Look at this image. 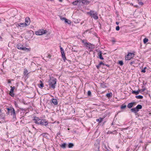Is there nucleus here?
<instances>
[{
	"label": "nucleus",
	"instance_id": "e433bc0d",
	"mask_svg": "<svg viewBox=\"0 0 151 151\" xmlns=\"http://www.w3.org/2000/svg\"><path fill=\"white\" fill-rule=\"evenodd\" d=\"M96 66L97 68L98 69H99V68H100V67L101 66V65H100V64L99 63V64H98L97 65H96Z\"/></svg>",
	"mask_w": 151,
	"mask_h": 151
},
{
	"label": "nucleus",
	"instance_id": "20e7f679",
	"mask_svg": "<svg viewBox=\"0 0 151 151\" xmlns=\"http://www.w3.org/2000/svg\"><path fill=\"white\" fill-rule=\"evenodd\" d=\"M142 106L141 105L138 104L137 105L136 107L132 108L130 109V111L132 112H133L134 113L136 114L137 112H138L139 110L142 109Z\"/></svg>",
	"mask_w": 151,
	"mask_h": 151
},
{
	"label": "nucleus",
	"instance_id": "2f4dec72",
	"mask_svg": "<svg viewBox=\"0 0 151 151\" xmlns=\"http://www.w3.org/2000/svg\"><path fill=\"white\" fill-rule=\"evenodd\" d=\"M143 42L144 44H146L148 41V39L147 38H145L143 39Z\"/></svg>",
	"mask_w": 151,
	"mask_h": 151
},
{
	"label": "nucleus",
	"instance_id": "4468645a",
	"mask_svg": "<svg viewBox=\"0 0 151 151\" xmlns=\"http://www.w3.org/2000/svg\"><path fill=\"white\" fill-rule=\"evenodd\" d=\"M90 3V1L87 0H82V4L83 5L84 4H88Z\"/></svg>",
	"mask_w": 151,
	"mask_h": 151
},
{
	"label": "nucleus",
	"instance_id": "69168bd1",
	"mask_svg": "<svg viewBox=\"0 0 151 151\" xmlns=\"http://www.w3.org/2000/svg\"><path fill=\"white\" fill-rule=\"evenodd\" d=\"M59 1L60 2H62L63 1V0H59Z\"/></svg>",
	"mask_w": 151,
	"mask_h": 151
},
{
	"label": "nucleus",
	"instance_id": "c9c22d12",
	"mask_svg": "<svg viewBox=\"0 0 151 151\" xmlns=\"http://www.w3.org/2000/svg\"><path fill=\"white\" fill-rule=\"evenodd\" d=\"M40 88H42L44 87V85L43 83H41L40 85V86H39Z\"/></svg>",
	"mask_w": 151,
	"mask_h": 151
},
{
	"label": "nucleus",
	"instance_id": "393cba45",
	"mask_svg": "<svg viewBox=\"0 0 151 151\" xmlns=\"http://www.w3.org/2000/svg\"><path fill=\"white\" fill-rule=\"evenodd\" d=\"M74 146V144L72 143H70L68 144V147L69 148H72Z\"/></svg>",
	"mask_w": 151,
	"mask_h": 151
},
{
	"label": "nucleus",
	"instance_id": "b1692460",
	"mask_svg": "<svg viewBox=\"0 0 151 151\" xmlns=\"http://www.w3.org/2000/svg\"><path fill=\"white\" fill-rule=\"evenodd\" d=\"M82 42L84 44V45L85 46L87 44L88 42H87V41L86 40H81Z\"/></svg>",
	"mask_w": 151,
	"mask_h": 151
},
{
	"label": "nucleus",
	"instance_id": "6e6d98bb",
	"mask_svg": "<svg viewBox=\"0 0 151 151\" xmlns=\"http://www.w3.org/2000/svg\"><path fill=\"white\" fill-rule=\"evenodd\" d=\"M138 146V145H135V148L134 149V150L133 151H135V149H136V148Z\"/></svg>",
	"mask_w": 151,
	"mask_h": 151
},
{
	"label": "nucleus",
	"instance_id": "09e8293b",
	"mask_svg": "<svg viewBox=\"0 0 151 151\" xmlns=\"http://www.w3.org/2000/svg\"><path fill=\"white\" fill-rule=\"evenodd\" d=\"M135 63V62L134 61H132L131 62H130V64L131 65H132V64L133 63Z\"/></svg>",
	"mask_w": 151,
	"mask_h": 151
},
{
	"label": "nucleus",
	"instance_id": "6ab92c4d",
	"mask_svg": "<svg viewBox=\"0 0 151 151\" xmlns=\"http://www.w3.org/2000/svg\"><path fill=\"white\" fill-rule=\"evenodd\" d=\"M31 48H27L25 47H24V49L22 50L25 51L26 52H29L30 51Z\"/></svg>",
	"mask_w": 151,
	"mask_h": 151
},
{
	"label": "nucleus",
	"instance_id": "79ce46f5",
	"mask_svg": "<svg viewBox=\"0 0 151 151\" xmlns=\"http://www.w3.org/2000/svg\"><path fill=\"white\" fill-rule=\"evenodd\" d=\"M66 19V18L65 17H60V19L63 21L64 20L65 21V19Z\"/></svg>",
	"mask_w": 151,
	"mask_h": 151
},
{
	"label": "nucleus",
	"instance_id": "39448f33",
	"mask_svg": "<svg viewBox=\"0 0 151 151\" xmlns=\"http://www.w3.org/2000/svg\"><path fill=\"white\" fill-rule=\"evenodd\" d=\"M47 32L46 30L40 29L38 31L35 32V34L37 35H41L44 34H45Z\"/></svg>",
	"mask_w": 151,
	"mask_h": 151
},
{
	"label": "nucleus",
	"instance_id": "f8f14e48",
	"mask_svg": "<svg viewBox=\"0 0 151 151\" xmlns=\"http://www.w3.org/2000/svg\"><path fill=\"white\" fill-rule=\"evenodd\" d=\"M51 102L53 103L55 105H57L58 104V102L57 100L55 99H52L51 100Z\"/></svg>",
	"mask_w": 151,
	"mask_h": 151
},
{
	"label": "nucleus",
	"instance_id": "774afa93",
	"mask_svg": "<svg viewBox=\"0 0 151 151\" xmlns=\"http://www.w3.org/2000/svg\"><path fill=\"white\" fill-rule=\"evenodd\" d=\"M147 68V67H145L144 68V69L145 70V69H146Z\"/></svg>",
	"mask_w": 151,
	"mask_h": 151
},
{
	"label": "nucleus",
	"instance_id": "4c0bfd02",
	"mask_svg": "<svg viewBox=\"0 0 151 151\" xmlns=\"http://www.w3.org/2000/svg\"><path fill=\"white\" fill-rule=\"evenodd\" d=\"M133 106L135 105L137 103L136 102H131Z\"/></svg>",
	"mask_w": 151,
	"mask_h": 151
},
{
	"label": "nucleus",
	"instance_id": "4d7b16f0",
	"mask_svg": "<svg viewBox=\"0 0 151 151\" xmlns=\"http://www.w3.org/2000/svg\"><path fill=\"white\" fill-rule=\"evenodd\" d=\"M106 65L108 67H109V65L108 64H105V65Z\"/></svg>",
	"mask_w": 151,
	"mask_h": 151
},
{
	"label": "nucleus",
	"instance_id": "dca6fc26",
	"mask_svg": "<svg viewBox=\"0 0 151 151\" xmlns=\"http://www.w3.org/2000/svg\"><path fill=\"white\" fill-rule=\"evenodd\" d=\"M100 84L101 87L103 88L107 87V86L106 85V83H105L104 82H103L102 83H100Z\"/></svg>",
	"mask_w": 151,
	"mask_h": 151
},
{
	"label": "nucleus",
	"instance_id": "37998d69",
	"mask_svg": "<svg viewBox=\"0 0 151 151\" xmlns=\"http://www.w3.org/2000/svg\"><path fill=\"white\" fill-rule=\"evenodd\" d=\"M145 90H146V89L145 88H144L142 89H141V93L144 92V91H145Z\"/></svg>",
	"mask_w": 151,
	"mask_h": 151
},
{
	"label": "nucleus",
	"instance_id": "9b49d317",
	"mask_svg": "<svg viewBox=\"0 0 151 151\" xmlns=\"http://www.w3.org/2000/svg\"><path fill=\"white\" fill-rule=\"evenodd\" d=\"M30 22V19L28 17H27L25 18V24H26V26L29 25Z\"/></svg>",
	"mask_w": 151,
	"mask_h": 151
},
{
	"label": "nucleus",
	"instance_id": "ea45409f",
	"mask_svg": "<svg viewBox=\"0 0 151 151\" xmlns=\"http://www.w3.org/2000/svg\"><path fill=\"white\" fill-rule=\"evenodd\" d=\"M71 50L73 51H74V52H77V50H75V49H74V48L73 47H72Z\"/></svg>",
	"mask_w": 151,
	"mask_h": 151
},
{
	"label": "nucleus",
	"instance_id": "a19ab883",
	"mask_svg": "<svg viewBox=\"0 0 151 151\" xmlns=\"http://www.w3.org/2000/svg\"><path fill=\"white\" fill-rule=\"evenodd\" d=\"M99 63L101 65H105V64L104 63L102 62H101Z\"/></svg>",
	"mask_w": 151,
	"mask_h": 151
},
{
	"label": "nucleus",
	"instance_id": "de8ad7c7",
	"mask_svg": "<svg viewBox=\"0 0 151 151\" xmlns=\"http://www.w3.org/2000/svg\"><path fill=\"white\" fill-rule=\"evenodd\" d=\"M15 106L16 107H18V105L17 103H16V102H15Z\"/></svg>",
	"mask_w": 151,
	"mask_h": 151
},
{
	"label": "nucleus",
	"instance_id": "0eeeda50",
	"mask_svg": "<svg viewBox=\"0 0 151 151\" xmlns=\"http://www.w3.org/2000/svg\"><path fill=\"white\" fill-rule=\"evenodd\" d=\"M42 119H40L39 117L37 116H34L33 120L34 121V122L37 124H40V122Z\"/></svg>",
	"mask_w": 151,
	"mask_h": 151
},
{
	"label": "nucleus",
	"instance_id": "680f3d73",
	"mask_svg": "<svg viewBox=\"0 0 151 151\" xmlns=\"http://www.w3.org/2000/svg\"><path fill=\"white\" fill-rule=\"evenodd\" d=\"M129 148H127V150H126V151H129Z\"/></svg>",
	"mask_w": 151,
	"mask_h": 151
},
{
	"label": "nucleus",
	"instance_id": "5701e85b",
	"mask_svg": "<svg viewBox=\"0 0 151 151\" xmlns=\"http://www.w3.org/2000/svg\"><path fill=\"white\" fill-rule=\"evenodd\" d=\"M135 97L137 99H142L143 98V96L142 95H139L138 96H135Z\"/></svg>",
	"mask_w": 151,
	"mask_h": 151
},
{
	"label": "nucleus",
	"instance_id": "2eb2a0df",
	"mask_svg": "<svg viewBox=\"0 0 151 151\" xmlns=\"http://www.w3.org/2000/svg\"><path fill=\"white\" fill-rule=\"evenodd\" d=\"M85 46L88 47L89 49L92 48V44L88 42Z\"/></svg>",
	"mask_w": 151,
	"mask_h": 151
},
{
	"label": "nucleus",
	"instance_id": "a211bd4d",
	"mask_svg": "<svg viewBox=\"0 0 151 151\" xmlns=\"http://www.w3.org/2000/svg\"><path fill=\"white\" fill-rule=\"evenodd\" d=\"M61 56L62 58L63 59L64 61L65 62V60H66V57L65 56V53L61 54Z\"/></svg>",
	"mask_w": 151,
	"mask_h": 151
},
{
	"label": "nucleus",
	"instance_id": "cd10ccee",
	"mask_svg": "<svg viewBox=\"0 0 151 151\" xmlns=\"http://www.w3.org/2000/svg\"><path fill=\"white\" fill-rule=\"evenodd\" d=\"M106 96L108 98L111 97H112L111 93H108L106 94Z\"/></svg>",
	"mask_w": 151,
	"mask_h": 151
},
{
	"label": "nucleus",
	"instance_id": "6e6552de",
	"mask_svg": "<svg viewBox=\"0 0 151 151\" xmlns=\"http://www.w3.org/2000/svg\"><path fill=\"white\" fill-rule=\"evenodd\" d=\"M133 54L131 53H129L126 56H125V60H129L132 58V56Z\"/></svg>",
	"mask_w": 151,
	"mask_h": 151
},
{
	"label": "nucleus",
	"instance_id": "bf43d9fd",
	"mask_svg": "<svg viewBox=\"0 0 151 151\" xmlns=\"http://www.w3.org/2000/svg\"><path fill=\"white\" fill-rule=\"evenodd\" d=\"M116 23L117 25H118L119 24V22H116Z\"/></svg>",
	"mask_w": 151,
	"mask_h": 151
},
{
	"label": "nucleus",
	"instance_id": "ddd939ff",
	"mask_svg": "<svg viewBox=\"0 0 151 151\" xmlns=\"http://www.w3.org/2000/svg\"><path fill=\"white\" fill-rule=\"evenodd\" d=\"M102 52L101 51H99V52L98 53V55L99 56V58L102 60H103L104 59V58L102 57Z\"/></svg>",
	"mask_w": 151,
	"mask_h": 151
},
{
	"label": "nucleus",
	"instance_id": "c03bdc74",
	"mask_svg": "<svg viewBox=\"0 0 151 151\" xmlns=\"http://www.w3.org/2000/svg\"><path fill=\"white\" fill-rule=\"evenodd\" d=\"M116 131H114V132H111V131H109L108 132L109 134H113V132H115Z\"/></svg>",
	"mask_w": 151,
	"mask_h": 151
},
{
	"label": "nucleus",
	"instance_id": "052dcab7",
	"mask_svg": "<svg viewBox=\"0 0 151 151\" xmlns=\"http://www.w3.org/2000/svg\"><path fill=\"white\" fill-rule=\"evenodd\" d=\"M19 110L18 109L16 111V114L17 113V112H18L19 111Z\"/></svg>",
	"mask_w": 151,
	"mask_h": 151
},
{
	"label": "nucleus",
	"instance_id": "338daca9",
	"mask_svg": "<svg viewBox=\"0 0 151 151\" xmlns=\"http://www.w3.org/2000/svg\"><path fill=\"white\" fill-rule=\"evenodd\" d=\"M112 41L113 42H116V41L114 40H112Z\"/></svg>",
	"mask_w": 151,
	"mask_h": 151
},
{
	"label": "nucleus",
	"instance_id": "49530a36",
	"mask_svg": "<svg viewBox=\"0 0 151 151\" xmlns=\"http://www.w3.org/2000/svg\"><path fill=\"white\" fill-rule=\"evenodd\" d=\"M142 72L145 73L146 72V70L144 69H142L141 71Z\"/></svg>",
	"mask_w": 151,
	"mask_h": 151
},
{
	"label": "nucleus",
	"instance_id": "864d4df0",
	"mask_svg": "<svg viewBox=\"0 0 151 151\" xmlns=\"http://www.w3.org/2000/svg\"><path fill=\"white\" fill-rule=\"evenodd\" d=\"M137 91H138V94H139V92H141V89H138V90Z\"/></svg>",
	"mask_w": 151,
	"mask_h": 151
},
{
	"label": "nucleus",
	"instance_id": "5fc2aeb1",
	"mask_svg": "<svg viewBox=\"0 0 151 151\" xmlns=\"http://www.w3.org/2000/svg\"><path fill=\"white\" fill-rule=\"evenodd\" d=\"M97 148L99 150V144H98V146H97Z\"/></svg>",
	"mask_w": 151,
	"mask_h": 151
},
{
	"label": "nucleus",
	"instance_id": "473e14b6",
	"mask_svg": "<svg viewBox=\"0 0 151 151\" xmlns=\"http://www.w3.org/2000/svg\"><path fill=\"white\" fill-rule=\"evenodd\" d=\"M118 63L121 66H122L124 64L122 60L119 61Z\"/></svg>",
	"mask_w": 151,
	"mask_h": 151
},
{
	"label": "nucleus",
	"instance_id": "72a5a7b5",
	"mask_svg": "<svg viewBox=\"0 0 151 151\" xmlns=\"http://www.w3.org/2000/svg\"><path fill=\"white\" fill-rule=\"evenodd\" d=\"M60 51H61V54H63H63L65 53L64 51V50L62 47L60 48Z\"/></svg>",
	"mask_w": 151,
	"mask_h": 151
},
{
	"label": "nucleus",
	"instance_id": "e2e57ef3",
	"mask_svg": "<svg viewBox=\"0 0 151 151\" xmlns=\"http://www.w3.org/2000/svg\"><path fill=\"white\" fill-rule=\"evenodd\" d=\"M2 40V38L1 36H0V40Z\"/></svg>",
	"mask_w": 151,
	"mask_h": 151
},
{
	"label": "nucleus",
	"instance_id": "f704fd0d",
	"mask_svg": "<svg viewBox=\"0 0 151 151\" xmlns=\"http://www.w3.org/2000/svg\"><path fill=\"white\" fill-rule=\"evenodd\" d=\"M87 94H88V96H90L91 94V91H88Z\"/></svg>",
	"mask_w": 151,
	"mask_h": 151
},
{
	"label": "nucleus",
	"instance_id": "a18cd8bd",
	"mask_svg": "<svg viewBox=\"0 0 151 151\" xmlns=\"http://www.w3.org/2000/svg\"><path fill=\"white\" fill-rule=\"evenodd\" d=\"M47 57L50 59L51 57V56L50 55V54H48V55L47 56Z\"/></svg>",
	"mask_w": 151,
	"mask_h": 151
},
{
	"label": "nucleus",
	"instance_id": "c756f323",
	"mask_svg": "<svg viewBox=\"0 0 151 151\" xmlns=\"http://www.w3.org/2000/svg\"><path fill=\"white\" fill-rule=\"evenodd\" d=\"M78 1H77V0L73 2V4L74 6L77 5L78 3Z\"/></svg>",
	"mask_w": 151,
	"mask_h": 151
},
{
	"label": "nucleus",
	"instance_id": "603ef678",
	"mask_svg": "<svg viewBox=\"0 0 151 151\" xmlns=\"http://www.w3.org/2000/svg\"><path fill=\"white\" fill-rule=\"evenodd\" d=\"M8 83H11V81L10 80H8Z\"/></svg>",
	"mask_w": 151,
	"mask_h": 151
},
{
	"label": "nucleus",
	"instance_id": "412c9836",
	"mask_svg": "<svg viewBox=\"0 0 151 151\" xmlns=\"http://www.w3.org/2000/svg\"><path fill=\"white\" fill-rule=\"evenodd\" d=\"M133 106L132 105V104L131 103H129L127 105V107L128 108H129V109H130L131 108H132Z\"/></svg>",
	"mask_w": 151,
	"mask_h": 151
},
{
	"label": "nucleus",
	"instance_id": "423d86ee",
	"mask_svg": "<svg viewBox=\"0 0 151 151\" xmlns=\"http://www.w3.org/2000/svg\"><path fill=\"white\" fill-rule=\"evenodd\" d=\"M48 124V121L44 119H41L40 123V125L42 126H45L46 127H47Z\"/></svg>",
	"mask_w": 151,
	"mask_h": 151
},
{
	"label": "nucleus",
	"instance_id": "4be33fe9",
	"mask_svg": "<svg viewBox=\"0 0 151 151\" xmlns=\"http://www.w3.org/2000/svg\"><path fill=\"white\" fill-rule=\"evenodd\" d=\"M64 21L65 23H67L69 24H70L71 23V21L67 19H65V20Z\"/></svg>",
	"mask_w": 151,
	"mask_h": 151
},
{
	"label": "nucleus",
	"instance_id": "c85d7f7f",
	"mask_svg": "<svg viewBox=\"0 0 151 151\" xmlns=\"http://www.w3.org/2000/svg\"><path fill=\"white\" fill-rule=\"evenodd\" d=\"M66 144L65 143H64L62 144L61 146L63 148H66Z\"/></svg>",
	"mask_w": 151,
	"mask_h": 151
},
{
	"label": "nucleus",
	"instance_id": "f3484780",
	"mask_svg": "<svg viewBox=\"0 0 151 151\" xmlns=\"http://www.w3.org/2000/svg\"><path fill=\"white\" fill-rule=\"evenodd\" d=\"M103 118L100 117L99 119H96V121L98 122L99 123H100L103 121Z\"/></svg>",
	"mask_w": 151,
	"mask_h": 151
},
{
	"label": "nucleus",
	"instance_id": "a878e982",
	"mask_svg": "<svg viewBox=\"0 0 151 151\" xmlns=\"http://www.w3.org/2000/svg\"><path fill=\"white\" fill-rule=\"evenodd\" d=\"M132 93L135 94L136 95H137L139 94H138V91H136L135 90H134V91L132 90Z\"/></svg>",
	"mask_w": 151,
	"mask_h": 151
},
{
	"label": "nucleus",
	"instance_id": "f257e3e1",
	"mask_svg": "<svg viewBox=\"0 0 151 151\" xmlns=\"http://www.w3.org/2000/svg\"><path fill=\"white\" fill-rule=\"evenodd\" d=\"M6 109L7 110L6 114L8 115H10L12 116V121H15L17 119V118L16 111L13 108L10 106L9 108H7Z\"/></svg>",
	"mask_w": 151,
	"mask_h": 151
},
{
	"label": "nucleus",
	"instance_id": "3c124183",
	"mask_svg": "<svg viewBox=\"0 0 151 151\" xmlns=\"http://www.w3.org/2000/svg\"><path fill=\"white\" fill-rule=\"evenodd\" d=\"M147 144H146L145 146V147L144 148V150H146V146H147Z\"/></svg>",
	"mask_w": 151,
	"mask_h": 151
},
{
	"label": "nucleus",
	"instance_id": "aec40b11",
	"mask_svg": "<svg viewBox=\"0 0 151 151\" xmlns=\"http://www.w3.org/2000/svg\"><path fill=\"white\" fill-rule=\"evenodd\" d=\"M28 73L27 70L25 68L24 70V73H23L24 76H27L28 74V73Z\"/></svg>",
	"mask_w": 151,
	"mask_h": 151
},
{
	"label": "nucleus",
	"instance_id": "bb28decb",
	"mask_svg": "<svg viewBox=\"0 0 151 151\" xmlns=\"http://www.w3.org/2000/svg\"><path fill=\"white\" fill-rule=\"evenodd\" d=\"M127 107V106L126 105H124V104H122L121 107V109H125Z\"/></svg>",
	"mask_w": 151,
	"mask_h": 151
},
{
	"label": "nucleus",
	"instance_id": "13d9d810",
	"mask_svg": "<svg viewBox=\"0 0 151 151\" xmlns=\"http://www.w3.org/2000/svg\"><path fill=\"white\" fill-rule=\"evenodd\" d=\"M20 23H18V24H17V26H19V27H20Z\"/></svg>",
	"mask_w": 151,
	"mask_h": 151
},
{
	"label": "nucleus",
	"instance_id": "8fccbe9b",
	"mask_svg": "<svg viewBox=\"0 0 151 151\" xmlns=\"http://www.w3.org/2000/svg\"><path fill=\"white\" fill-rule=\"evenodd\" d=\"M139 5H142L143 4V2H139Z\"/></svg>",
	"mask_w": 151,
	"mask_h": 151
},
{
	"label": "nucleus",
	"instance_id": "1a4fd4ad",
	"mask_svg": "<svg viewBox=\"0 0 151 151\" xmlns=\"http://www.w3.org/2000/svg\"><path fill=\"white\" fill-rule=\"evenodd\" d=\"M11 89L10 92L9 94L12 97H14V94L13 93L14 89L15 88V86H11Z\"/></svg>",
	"mask_w": 151,
	"mask_h": 151
},
{
	"label": "nucleus",
	"instance_id": "7ed1b4c3",
	"mask_svg": "<svg viewBox=\"0 0 151 151\" xmlns=\"http://www.w3.org/2000/svg\"><path fill=\"white\" fill-rule=\"evenodd\" d=\"M88 14H89L90 16L93 17L95 19H98V17L97 16L98 13L92 10L88 12Z\"/></svg>",
	"mask_w": 151,
	"mask_h": 151
},
{
	"label": "nucleus",
	"instance_id": "f03ea898",
	"mask_svg": "<svg viewBox=\"0 0 151 151\" xmlns=\"http://www.w3.org/2000/svg\"><path fill=\"white\" fill-rule=\"evenodd\" d=\"M57 79L54 77H50L48 81L49 85L50 88L54 89L56 84Z\"/></svg>",
	"mask_w": 151,
	"mask_h": 151
},
{
	"label": "nucleus",
	"instance_id": "58836bf2",
	"mask_svg": "<svg viewBox=\"0 0 151 151\" xmlns=\"http://www.w3.org/2000/svg\"><path fill=\"white\" fill-rule=\"evenodd\" d=\"M120 27L119 26H117L116 28V29L117 31H118L119 30Z\"/></svg>",
	"mask_w": 151,
	"mask_h": 151
},
{
	"label": "nucleus",
	"instance_id": "0e129e2a",
	"mask_svg": "<svg viewBox=\"0 0 151 151\" xmlns=\"http://www.w3.org/2000/svg\"><path fill=\"white\" fill-rule=\"evenodd\" d=\"M5 151H10V150L9 149H7V150H5Z\"/></svg>",
	"mask_w": 151,
	"mask_h": 151
},
{
	"label": "nucleus",
	"instance_id": "7c9ffc66",
	"mask_svg": "<svg viewBox=\"0 0 151 151\" xmlns=\"http://www.w3.org/2000/svg\"><path fill=\"white\" fill-rule=\"evenodd\" d=\"M20 27H24L27 26L26 25V24H25V23H20Z\"/></svg>",
	"mask_w": 151,
	"mask_h": 151
},
{
	"label": "nucleus",
	"instance_id": "9d476101",
	"mask_svg": "<svg viewBox=\"0 0 151 151\" xmlns=\"http://www.w3.org/2000/svg\"><path fill=\"white\" fill-rule=\"evenodd\" d=\"M17 48L19 50H22L24 49V47L23 45L20 43L17 44L16 46Z\"/></svg>",
	"mask_w": 151,
	"mask_h": 151
}]
</instances>
